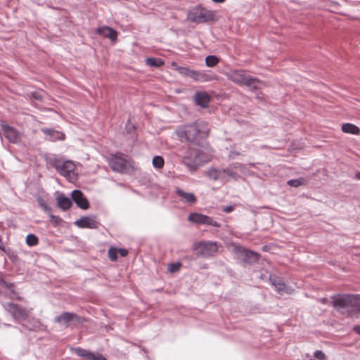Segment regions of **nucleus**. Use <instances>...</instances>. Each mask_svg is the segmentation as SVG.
Masks as SVG:
<instances>
[{
    "label": "nucleus",
    "mask_w": 360,
    "mask_h": 360,
    "mask_svg": "<svg viewBox=\"0 0 360 360\" xmlns=\"http://www.w3.org/2000/svg\"><path fill=\"white\" fill-rule=\"evenodd\" d=\"M175 134L181 142L200 146L208 136L209 130L205 123L200 122L181 126L176 129Z\"/></svg>",
    "instance_id": "nucleus-1"
},
{
    "label": "nucleus",
    "mask_w": 360,
    "mask_h": 360,
    "mask_svg": "<svg viewBox=\"0 0 360 360\" xmlns=\"http://www.w3.org/2000/svg\"><path fill=\"white\" fill-rule=\"evenodd\" d=\"M333 305L342 313L360 312V295H341L333 297Z\"/></svg>",
    "instance_id": "nucleus-2"
},
{
    "label": "nucleus",
    "mask_w": 360,
    "mask_h": 360,
    "mask_svg": "<svg viewBox=\"0 0 360 360\" xmlns=\"http://www.w3.org/2000/svg\"><path fill=\"white\" fill-rule=\"evenodd\" d=\"M187 18L191 22L198 24L218 20L214 11L208 10L200 5L193 7L188 11Z\"/></svg>",
    "instance_id": "nucleus-3"
},
{
    "label": "nucleus",
    "mask_w": 360,
    "mask_h": 360,
    "mask_svg": "<svg viewBox=\"0 0 360 360\" xmlns=\"http://www.w3.org/2000/svg\"><path fill=\"white\" fill-rule=\"evenodd\" d=\"M53 166L60 175L65 177L68 181L72 182L77 179V172L76 171V166L72 161H63L56 159L53 161Z\"/></svg>",
    "instance_id": "nucleus-4"
},
{
    "label": "nucleus",
    "mask_w": 360,
    "mask_h": 360,
    "mask_svg": "<svg viewBox=\"0 0 360 360\" xmlns=\"http://www.w3.org/2000/svg\"><path fill=\"white\" fill-rule=\"evenodd\" d=\"M228 78L236 84L256 88L255 83L257 79L252 77L244 70H236L231 71L228 74Z\"/></svg>",
    "instance_id": "nucleus-5"
},
{
    "label": "nucleus",
    "mask_w": 360,
    "mask_h": 360,
    "mask_svg": "<svg viewBox=\"0 0 360 360\" xmlns=\"http://www.w3.org/2000/svg\"><path fill=\"white\" fill-rule=\"evenodd\" d=\"M193 249L198 256L209 257L217 252L218 247L216 242L202 241L195 243Z\"/></svg>",
    "instance_id": "nucleus-6"
},
{
    "label": "nucleus",
    "mask_w": 360,
    "mask_h": 360,
    "mask_svg": "<svg viewBox=\"0 0 360 360\" xmlns=\"http://www.w3.org/2000/svg\"><path fill=\"white\" fill-rule=\"evenodd\" d=\"M126 158V155L121 153L112 155L108 160L111 169L117 172H125L130 167V163Z\"/></svg>",
    "instance_id": "nucleus-7"
},
{
    "label": "nucleus",
    "mask_w": 360,
    "mask_h": 360,
    "mask_svg": "<svg viewBox=\"0 0 360 360\" xmlns=\"http://www.w3.org/2000/svg\"><path fill=\"white\" fill-rule=\"evenodd\" d=\"M183 162L190 169L195 170L200 166V155L195 148H188L182 157Z\"/></svg>",
    "instance_id": "nucleus-8"
},
{
    "label": "nucleus",
    "mask_w": 360,
    "mask_h": 360,
    "mask_svg": "<svg viewBox=\"0 0 360 360\" xmlns=\"http://www.w3.org/2000/svg\"><path fill=\"white\" fill-rule=\"evenodd\" d=\"M4 307L15 319H24L27 316L26 310L16 304L8 302L4 304Z\"/></svg>",
    "instance_id": "nucleus-9"
},
{
    "label": "nucleus",
    "mask_w": 360,
    "mask_h": 360,
    "mask_svg": "<svg viewBox=\"0 0 360 360\" xmlns=\"http://www.w3.org/2000/svg\"><path fill=\"white\" fill-rule=\"evenodd\" d=\"M55 321L64 325L65 327H68L72 321L81 323L82 319L74 313L63 312L55 318Z\"/></svg>",
    "instance_id": "nucleus-10"
},
{
    "label": "nucleus",
    "mask_w": 360,
    "mask_h": 360,
    "mask_svg": "<svg viewBox=\"0 0 360 360\" xmlns=\"http://www.w3.org/2000/svg\"><path fill=\"white\" fill-rule=\"evenodd\" d=\"M75 224L81 229H96L98 223L95 217L85 216L77 220Z\"/></svg>",
    "instance_id": "nucleus-11"
},
{
    "label": "nucleus",
    "mask_w": 360,
    "mask_h": 360,
    "mask_svg": "<svg viewBox=\"0 0 360 360\" xmlns=\"http://www.w3.org/2000/svg\"><path fill=\"white\" fill-rule=\"evenodd\" d=\"M71 198L72 200L77 205L78 207L83 210H86L89 207V203L86 198L84 195L82 191L79 190H74L72 192Z\"/></svg>",
    "instance_id": "nucleus-12"
},
{
    "label": "nucleus",
    "mask_w": 360,
    "mask_h": 360,
    "mask_svg": "<svg viewBox=\"0 0 360 360\" xmlns=\"http://www.w3.org/2000/svg\"><path fill=\"white\" fill-rule=\"evenodd\" d=\"M5 137L11 143H17L20 139V133L13 127L1 124Z\"/></svg>",
    "instance_id": "nucleus-13"
},
{
    "label": "nucleus",
    "mask_w": 360,
    "mask_h": 360,
    "mask_svg": "<svg viewBox=\"0 0 360 360\" xmlns=\"http://www.w3.org/2000/svg\"><path fill=\"white\" fill-rule=\"evenodd\" d=\"M75 353L78 356L85 358L86 360H107L105 357L101 354H96L82 348H76Z\"/></svg>",
    "instance_id": "nucleus-14"
},
{
    "label": "nucleus",
    "mask_w": 360,
    "mask_h": 360,
    "mask_svg": "<svg viewBox=\"0 0 360 360\" xmlns=\"http://www.w3.org/2000/svg\"><path fill=\"white\" fill-rule=\"evenodd\" d=\"M195 103L202 108H207L210 101V95L205 91L196 92L194 96Z\"/></svg>",
    "instance_id": "nucleus-15"
},
{
    "label": "nucleus",
    "mask_w": 360,
    "mask_h": 360,
    "mask_svg": "<svg viewBox=\"0 0 360 360\" xmlns=\"http://www.w3.org/2000/svg\"><path fill=\"white\" fill-rule=\"evenodd\" d=\"M0 288L4 290L5 295L11 298H13L16 295L13 284L5 281L1 273H0Z\"/></svg>",
    "instance_id": "nucleus-16"
},
{
    "label": "nucleus",
    "mask_w": 360,
    "mask_h": 360,
    "mask_svg": "<svg viewBox=\"0 0 360 360\" xmlns=\"http://www.w3.org/2000/svg\"><path fill=\"white\" fill-rule=\"evenodd\" d=\"M176 193L179 197L180 200L184 202L194 204L197 201V199L193 193H188L180 188H177L176 190Z\"/></svg>",
    "instance_id": "nucleus-17"
},
{
    "label": "nucleus",
    "mask_w": 360,
    "mask_h": 360,
    "mask_svg": "<svg viewBox=\"0 0 360 360\" xmlns=\"http://www.w3.org/2000/svg\"><path fill=\"white\" fill-rule=\"evenodd\" d=\"M200 148L196 149L198 151V155H200V165H202L203 163L207 162L210 160V153L209 149L207 148V143L205 141H202L200 143V146H198Z\"/></svg>",
    "instance_id": "nucleus-18"
},
{
    "label": "nucleus",
    "mask_w": 360,
    "mask_h": 360,
    "mask_svg": "<svg viewBox=\"0 0 360 360\" xmlns=\"http://www.w3.org/2000/svg\"><path fill=\"white\" fill-rule=\"evenodd\" d=\"M97 33L104 37H108L112 41H116L117 37V32L109 27L104 26L97 29Z\"/></svg>",
    "instance_id": "nucleus-19"
},
{
    "label": "nucleus",
    "mask_w": 360,
    "mask_h": 360,
    "mask_svg": "<svg viewBox=\"0 0 360 360\" xmlns=\"http://www.w3.org/2000/svg\"><path fill=\"white\" fill-rule=\"evenodd\" d=\"M41 131L46 134L47 136V139L51 141L56 140H63L65 138L64 134L51 129L43 128L41 129Z\"/></svg>",
    "instance_id": "nucleus-20"
},
{
    "label": "nucleus",
    "mask_w": 360,
    "mask_h": 360,
    "mask_svg": "<svg viewBox=\"0 0 360 360\" xmlns=\"http://www.w3.org/2000/svg\"><path fill=\"white\" fill-rule=\"evenodd\" d=\"M58 206L63 210H67L72 206V201L63 194H60L56 198Z\"/></svg>",
    "instance_id": "nucleus-21"
},
{
    "label": "nucleus",
    "mask_w": 360,
    "mask_h": 360,
    "mask_svg": "<svg viewBox=\"0 0 360 360\" xmlns=\"http://www.w3.org/2000/svg\"><path fill=\"white\" fill-rule=\"evenodd\" d=\"M269 279H270L271 284L275 287L276 290L278 292H287L286 285H285V283H283L282 279H281L280 278H278L276 276H270Z\"/></svg>",
    "instance_id": "nucleus-22"
},
{
    "label": "nucleus",
    "mask_w": 360,
    "mask_h": 360,
    "mask_svg": "<svg viewBox=\"0 0 360 360\" xmlns=\"http://www.w3.org/2000/svg\"><path fill=\"white\" fill-rule=\"evenodd\" d=\"M188 221L198 224H205L207 222V216L200 213H191L189 214Z\"/></svg>",
    "instance_id": "nucleus-23"
},
{
    "label": "nucleus",
    "mask_w": 360,
    "mask_h": 360,
    "mask_svg": "<svg viewBox=\"0 0 360 360\" xmlns=\"http://www.w3.org/2000/svg\"><path fill=\"white\" fill-rule=\"evenodd\" d=\"M221 182H226L231 179H236L237 174L230 169H221Z\"/></svg>",
    "instance_id": "nucleus-24"
},
{
    "label": "nucleus",
    "mask_w": 360,
    "mask_h": 360,
    "mask_svg": "<svg viewBox=\"0 0 360 360\" xmlns=\"http://www.w3.org/2000/svg\"><path fill=\"white\" fill-rule=\"evenodd\" d=\"M221 169H209L206 172L207 176L214 181H220L221 177Z\"/></svg>",
    "instance_id": "nucleus-25"
},
{
    "label": "nucleus",
    "mask_w": 360,
    "mask_h": 360,
    "mask_svg": "<svg viewBox=\"0 0 360 360\" xmlns=\"http://www.w3.org/2000/svg\"><path fill=\"white\" fill-rule=\"evenodd\" d=\"M244 261L248 263H252L258 259L259 255L255 252L243 250Z\"/></svg>",
    "instance_id": "nucleus-26"
},
{
    "label": "nucleus",
    "mask_w": 360,
    "mask_h": 360,
    "mask_svg": "<svg viewBox=\"0 0 360 360\" xmlns=\"http://www.w3.org/2000/svg\"><path fill=\"white\" fill-rule=\"evenodd\" d=\"M342 130L345 133L358 134L359 133V129L358 127L353 124L346 123L342 126Z\"/></svg>",
    "instance_id": "nucleus-27"
},
{
    "label": "nucleus",
    "mask_w": 360,
    "mask_h": 360,
    "mask_svg": "<svg viewBox=\"0 0 360 360\" xmlns=\"http://www.w3.org/2000/svg\"><path fill=\"white\" fill-rule=\"evenodd\" d=\"M146 63L148 65L155 68L161 67L164 64L163 60L158 58H148Z\"/></svg>",
    "instance_id": "nucleus-28"
},
{
    "label": "nucleus",
    "mask_w": 360,
    "mask_h": 360,
    "mask_svg": "<svg viewBox=\"0 0 360 360\" xmlns=\"http://www.w3.org/2000/svg\"><path fill=\"white\" fill-rule=\"evenodd\" d=\"M152 164L155 168L162 169L164 167L165 161L162 157L156 155L153 158Z\"/></svg>",
    "instance_id": "nucleus-29"
},
{
    "label": "nucleus",
    "mask_w": 360,
    "mask_h": 360,
    "mask_svg": "<svg viewBox=\"0 0 360 360\" xmlns=\"http://www.w3.org/2000/svg\"><path fill=\"white\" fill-rule=\"evenodd\" d=\"M39 239L34 234H28L26 237V244L28 246L32 247L38 244Z\"/></svg>",
    "instance_id": "nucleus-30"
},
{
    "label": "nucleus",
    "mask_w": 360,
    "mask_h": 360,
    "mask_svg": "<svg viewBox=\"0 0 360 360\" xmlns=\"http://www.w3.org/2000/svg\"><path fill=\"white\" fill-rule=\"evenodd\" d=\"M219 61V58L215 56L210 55L205 58V64L207 67H214Z\"/></svg>",
    "instance_id": "nucleus-31"
},
{
    "label": "nucleus",
    "mask_w": 360,
    "mask_h": 360,
    "mask_svg": "<svg viewBox=\"0 0 360 360\" xmlns=\"http://www.w3.org/2000/svg\"><path fill=\"white\" fill-rule=\"evenodd\" d=\"M215 77L214 75L207 74L203 72H200L198 82H205L214 79Z\"/></svg>",
    "instance_id": "nucleus-32"
},
{
    "label": "nucleus",
    "mask_w": 360,
    "mask_h": 360,
    "mask_svg": "<svg viewBox=\"0 0 360 360\" xmlns=\"http://www.w3.org/2000/svg\"><path fill=\"white\" fill-rule=\"evenodd\" d=\"M305 179L303 178H300L297 179H290L288 180L287 184L288 186H292V187H298L301 185H303L305 184Z\"/></svg>",
    "instance_id": "nucleus-33"
},
{
    "label": "nucleus",
    "mask_w": 360,
    "mask_h": 360,
    "mask_svg": "<svg viewBox=\"0 0 360 360\" xmlns=\"http://www.w3.org/2000/svg\"><path fill=\"white\" fill-rule=\"evenodd\" d=\"M175 70L181 75L183 76H187L189 77L191 70L186 67L183 66H176Z\"/></svg>",
    "instance_id": "nucleus-34"
},
{
    "label": "nucleus",
    "mask_w": 360,
    "mask_h": 360,
    "mask_svg": "<svg viewBox=\"0 0 360 360\" xmlns=\"http://www.w3.org/2000/svg\"><path fill=\"white\" fill-rule=\"evenodd\" d=\"M37 201H38V204L40 206V207H41L46 213H47V214L51 213V207L46 204V202L42 198H39Z\"/></svg>",
    "instance_id": "nucleus-35"
},
{
    "label": "nucleus",
    "mask_w": 360,
    "mask_h": 360,
    "mask_svg": "<svg viewBox=\"0 0 360 360\" xmlns=\"http://www.w3.org/2000/svg\"><path fill=\"white\" fill-rule=\"evenodd\" d=\"M117 249L111 248L108 250V255L111 260L115 261L117 259Z\"/></svg>",
    "instance_id": "nucleus-36"
},
{
    "label": "nucleus",
    "mask_w": 360,
    "mask_h": 360,
    "mask_svg": "<svg viewBox=\"0 0 360 360\" xmlns=\"http://www.w3.org/2000/svg\"><path fill=\"white\" fill-rule=\"evenodd\" d=\"M180 267H181L180 263L170 264L168 266V271L171 273L176 272L180 269Z\"/></svg>",
    "instance_id": "nucleus-37"
},
{
    "label": "nucleus",
    "mask_w": 360,
    "mask_h": 360,
    "mask_svg": "<svg viewBox=\"0 0 360 360\" xmlns=\"http://www.w3.org/2000/svg\"><path fill=\"white\" fill-rule=\"evenodd\" d=\"M48 214L49 215L51 221L53 224L54 226H58L62 221V219L60 217L52 214L51 212Z\"/></svg>",
    "instance_id": "nucleus-38"
},
{
    "label": "nucleus",
    "mask_w": 360,
    "mask_h": 360,
    "mask_svg": "<svg viewBox=\"0 0 360 360\" xmlns=\"http://www.w3.org/2000/svg\"><path fill=\"white\" fill-rule=\"evenodd\" d=\"M314 356L320 360H324L326 359L325 354L322 351H320V350H316L314 353Z\"/></svg>",
    "instance_id": "nucleus-39"
},
{
    "label": "nucleus",
    "mask_w": 360,
    "mask_h": 360,
    "mask_svg": "<svg viewBox=\"0 0 360 360\" xmlns=\"http://www.w3.org/2000/svg\"><path fill=\"white\" fill-rule=\"evenodd\" d=\"M199 74H200V71L191 70V72H190L189 77L192 78L195 81L198 82Z\"/></svg>",
    "instance_id": "nucleus-40"
},
{
    "label": "nucleus",
    "mask_w": 360,
    "mask_h": 360,
    "mask_svg": "<svg viewBox=\"0 0 360 360\" xmlns=\"http://www.w3.org/2000/svg\"><path fill=\"white\" fill-rule=\"evenodd\" d=\"M207 222L205 223V224H207V225H211L214 227H219V224L213 220L212 218H210V217L207 216V220H206Z\"/></svg>",
    "instance_id": "nucleus-41"
},
{
    "label": "nucleus",
    "mask_w": 360,
    "mask_h": 360,
    "mask_svg": "<svg viewBox=\"0 0 360 360\" xmlns=\"http://www.w3.org/2000/svg\"><path fill=\"white\" fill-rule=\"evenodd\" d=\"M32 96L33 98L37 101H41L42 100V95L40 92L34 91L32 94Z\"/></svg>",
    "instance_id": "nucleus-42"
},
{
    "label": "nucleus",
    "mask_w": 360,
    "mask_h": 360,
    "mask_svg": "<svg viewBox=\"0 0 360 360\" xmlns=\"http://www.w3.org/2000/svg\"><path fill=\"white\" fill-rule=\"evenodd\" d=\"M117 252H119L122 257H125L127 255L128 251L126 249L120 248L117 249Z\"/></svg>",
    "instance_id": "nucleus-43"
},
{
    "label": "nucleus",
    "mask_w": 360,
    "mask_h": 360,
    "mask_svg": "<svg viewBox=\"0 0 360 360\" xmlns=\"http://www.w3.org/2000/svg\"><path fill=\"white\" fill-rule=\"evenodd\" d=\"M233 210V207L231 205L226 206L223 207V211L226 213H229Z\"/></svg>",
    "instance_id": "nucleus-44"
},
{
    "label": "nucleus",
    "mask_w": 360,
    "mask_h": 360,
    "mask_svg": "<svg viewBox=\"0 0 360 360\" xmlns=\"http://www.w3.org/2000/svg\"><path fill=\"white\" fill-rule=\"evenodd\" d=\"M354 330L358 333V334H360V326H356L354 328Z\"/></svg>",
    "instance_id": "nucleus-45"
},
{
    "label": "nucleus",
    "mask_w": 360,
    "mask_h": 360,
    "mask_svg": "<svg viewBox=\"0 0 360 360\" xmlns=\"http://www.w3.org/2000/svg\"><path fill=\"white\" fill-rule=\"evenodd\" d=\"M214 3H223L226 0H212Z\"/></svg>",
    "instance_id": "nucleus-46"
},
{
    "label": "nucleus",
    "mask_w": 360,
    "mask_h": 360,
    "mask_svg": "<svg viewBox=\"0 0 360 360\" xmlns=\"http://www.w3.org/2000/svg\"><path fill=\"white\" fill-rule=\"evenodd\" d=\"M321 302L322 303H323V304H326V302H327V298H322V299L321 300Z\"/></svg>",
    "instance_id": "nucleus-47"
},
{
    "label": "nucleus",
    "mask_w": 360,
    "mask_h": 360,
    "mask_svg": "<svg viewBox=\"0 0 360 360\" xmlns=\"http://www.w3.org/2000/svg\"><path fill=\"white\" fill-rule=\"evenodd\" d=\"M234 167H235V168H239V167H240V165L239 163H236V164L234 165Z\"/></svg>",
    "instance_id": "nucleus-48"
},
{
    "label": "nucleus",
    "mask_w": 360,
    "mask_h": 360,
    "mask_svg": "<svg viewBox=\"0 0 360 360\" xmlns=\"http://www.w3.org/2000/svg\"><path fill=\"white\" fill-rule=\"evenodd\" d=\"M356 178L360 179V172L356 174Z\"/></svg>",
    "instance_id": "nucleus-49"
}]
</instances>
